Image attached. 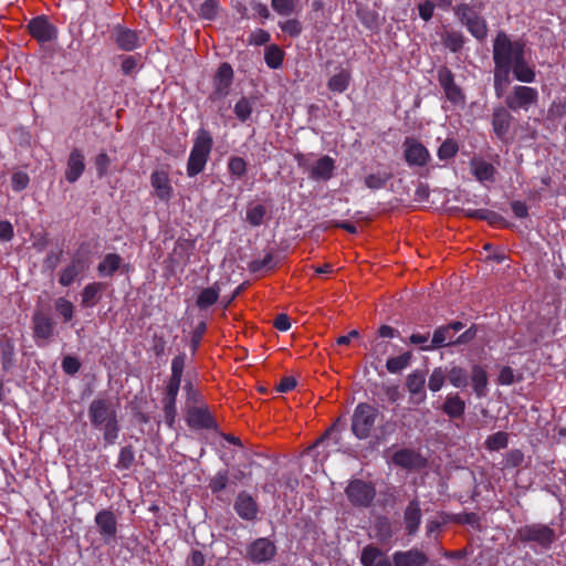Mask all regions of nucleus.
<instances>
[{
  "label": "nucleus",
  "mask_w": 566,
  "mask_h": 566,
  "mask_svg": "<svg viewBox=\"0 0 566 566\" xmlns=\"http://www.w3.org/2000/svg\"><path fill=\"white\" fill-rule=\"evenodd\" d=\"M525 50L524 40H512L504 31H499L493 39V87L497 98L503 97L505 87L511 83L512 65L525 54Z\"/></svg>",
  "instance_id": "f257e3e1"
},
{
  "label": "nucleus",
  "mask_w": 566,
  "mask_h": 566,
  "mask_svg": "<svg viewBox=\"0 0 566 566\" xmlns=\"http://www.w3.org/2000/svg\"><path fill=\"white\" fill-rule=\"evenodd\" d=\"M514 538L534 553L539 554L552 548L557 535L555 530L547 524L531 523L518 527Z\"/></svg>",
  "instance_id": "f03ea898"
},
{
  "label": "nucleus",
  "mask_w": 566,
  "mask_h": 566,
  "mask_svg": "<svg viewBox=\"0 0 566 566\" xmlns=\"http://www.w3.org/2000/svg\"><path fill=\"white\" fill-rule=\"evenodd\" d=\"M213 147V138L209 130L201 127L196 132L193 145L187 161L188 177H196L202 172L210 158Z\"/></svg>",
  "instance_id": "7ed1b4c3"
},
{
  "label": "nucleus",
  "mask_w": 566,
  "mask_h": 566,
  "mask_svg": "<svg viewBox=\"0 0 566 566\" xmlns=\"http://www.w3.org/2000/svg\"><path fill=\"white\" fill-rule=\"evenodd\" d=\"M453 12L473 38L480 42L486 39L489 32L488 22L474 6L462 2L453 7Z\"/></svg>",
  "instance_id": "20e7f679"
},
{
  "label": "nucleus",
  "mask_w": 566,
  "mask_h": 566,
  "mask_svg": "<svg viewBox=\"0 0 566 566\" xmlns=\"http://www.w3.org/2000/svg\"><path fill=\"white\" fill-rule=\"evenodd\" d=\"M378 417V409L367 402H359L353 412L350 430L359 439H367Z\"/></svg>",
  "instance_id": "39448f33"
},
{
  "label": "nucleus",
  "mask_w": 566,
  "mask_h": 566,
  "mask_svg": "<svg viewBox=\"0 0 566 566\" xmlns=\"http://www.w3.org/2000/svg\"><path fill=\"white\" fill-rule=\"evenodd\" d=\"M538 101L539 93L537 88L526 85H514L504 98L506 107L514 113L528 112L537 106Z\"/></svg>",
  "instance_id": "423d86ee"
},
{
  "label": "nucleus",
  "mask_w": 566,
  "mask_h": 566,
  "mask_svg": "<svg viewBox=\"0 0 566 566\" xmlns=\"http://www.w3.org/2000/svg\"><path fill=\"white\" fill-rule=\"evenodd\" d=\"M233 78L234 72L231 64L221 63L212 77V91L209 99L213 103L224 99L230 94Z\"/></svg>",
  "instance_id": "0eeeda50"
},
{
  "label": "nucleus",
  "mask_w": 566,
  "mask_h": 566,
  "mask_svg": "<svg viewBox=\"0 0 566 566\" xmlns=\"http://www.w3.org/2000/svg\"><path fill=\"white\" fill-rule=\"evenodd\" d=\"M437 80L443 90L448 102H450L453 106L463 107L465 105V94L463 90L455 83L454 74L448 66L442 65L438 69Z\"/></svg>",
  "instance_id": "6e6552de"
},
{
  "label": "nucleus",
  "mask_w": 566,
  "mask_h": 566,
  "mask_svg": "<svg viewBox=\"0 0 566 566\" xmlns=\"http://www.w3.org/2000/svg\"><path fill=\"white\" fill-rule=\"evenodd\" d=\"M348 501L356 507H368L374 502L376 489L371 482L352 480L345 489Z\"/></svg>",
  "instance_id": "1a4fd4ad"
},
{
  "label": "nucleus",
  "mask_w": 566,
  "mask_h": 566,
  "mask_svg": "<svg viewBox=\"0 0 566 566\" xmlns=\"http://www.w3.org/2000/svg\"><path fill=\"white\" fill-rule=\"evenodd\" d=\"M403 159L410 168H423L431 160L429 149L418 139L406 137L402 143Z\"/></svg>",
  "instance_id": "9d476101"
},
{
  "label": "nucleus",
  "mask_w": 566,
  "mask_h": 566,
  "mask_svg": "<svg viewBox=\"0 0 566 566\" xmlns=\"http://www.w3.org/2000/svg\"><path fill=\"white\" fill-rule=\"evenodd\" d=\"M277 548L273 541L268 537H259L251 542L245 548V558L253 564H265L276 555Z\"/></svg>",
  "instance_id": "9b49d317"
},
{
  "label": "nucleus",
  "mask_w": 566,
  "mask_h": 566,
  "mask_svg": "<svg viewBox=\"0 0 566 566\" xmlns=\"http://www.w3.org/2000/svg\"><path fill=\"white\" fill-rule=\"evenodd\" d=\"M181 384L167 380L163 391V411L165 422L169 428H172L177 417V397L180 390Z\"/></svg>",
  "instance_id": "f8f14e48"
},
{
  "label": "nucleus",
  "mask_w": 566,
  "mask_h": 566,
  "mask_svg": "<svg viewBox=\"0 0 566 566\" xmlns=\"http://www.w3.org/2000/svg\"><path fill=\"white\" fill-rule=\"evenodd\" d=\"M27 28L30 35L40 43H46L56 38L57 30L45 15L32 18Z\"/></svg>",
  "instance_id": "ddd939ff"
},
{
  "label": "nucleus",
  "mask_w": 566,
  "mask_h": 566,
  "mask_svg": "<svg viewBox=\"0 0 566 566\" xmlns=\"http://www.w3.org/2000/svg\"><path fill=\"white\" fill-rule=\"evenodd\" d=\"M94 522L105 544H111L117 536V518L113 511L101 510L96 513Z\"/></svg>",
  "instance_id": "4468645a"
},
{
  "label": "nucleus",
  "mask_w": 566,
  "mask_h": 566,
  "mask_svg": "<svg viewBox=\"0 0 566 566\" xmlns=\"http://www.w3.org/2000/svg\"><path fill=\"white\" fill-rule=\"evenodd\" d=\"M116 416V411L106 399H94L88 407V418L95 429H102L104 423Z\"/></svg>",
  "instance_id": "2eb2a0df"
},
{
  "label": "nucleus",
  "mask_w": 566,
  "mask_h": 566,
  "mask_svg": "<svg viewBox=\"0 0 566 566\" xmlns=\"http://www.w3.org/2000/svg\"><path fill=\"white\" fill-rule=\"evenodd\" d=\"M87 269V260L81 253H75L70 263L61 271L59 283L67 287L72 285L75 280L81 276Z\"/></svg>",
  "instance_id": "dca6fc26"
},
{
  "label": "nucleus",
  "mask_w": 566,
  "mask_h": 566,
  "mask_svg": "<svg viewBox=\"0 0 566 566\" xmlns=\"http://www.w3.org/2000/svg\"><path fill=\"white\" fill-rule=\"evenodd\" d=\"M506 105L496 106L492 112V129L500 140H505L511 128L513 116Z\"/></svg>",
  "instance_id": "f3484780"
},
{
  "label": "nucleus",
  "mask_w": 566,
  "mask_h": 566,
  "mask_svg": "<svg viewBox=\"0 0 566 566\" xmlns=\"http://www.w3.org/2000/svg\"><path fill=\"white\" fill-rule=\"evenodd\" d=\"M187 423L193 429H216L217 422L207 406L189 408Z\"/></svg>",
  "instance_id": "a211bd4d"
},
{
  "label": "nucleus",
  "mask_w": 566,
  "mask_h": 566,
  "mask_svg": "<svg viewBox=\"0 0 566 566\" xmlns=\"http://www.w3.org/2000/svg\"><path fill=\"white\" fill-rule=\"evenodd\" d=\"M391 558L394 566H427L429 563L428 555L416 547L408 551H396Z\"/></svg>",
  "instance_id": "6ab92c4d"
},
{
  "label": "nucleus",
  "mask_w": 566,
  "mask_h": 566,
  "mask_svg": "<svg viewBox=\"0 0 566 566\" xmlns=\"http://www.w3.org/2000/svg\"><path fill=\"white\" fill-rule=\"evenodd\" d=\"M55 322L45 313L36 311L32 315V331L35 340H49L54 335Z\"/></svg>",
  "instance_id": "aec40b11"
},
{
  "label": "nucleus",
  "mask_w": 566,
  "mask_h": 566,
  "mask_svg": "<svg viewBox=\"0 0 566 566\" xmlns=\"http://www.w3.org/2000/svg\"><path fill=\"white\" fill-rule=\"evenodd\" d=\"M233 509L240 518L253 521L259 513V505L255 499L245 491H241L234 501Z\"/></svg>",
  "instance_id": "412c9836"
},
{
  "label": "nucleus",
  "mask_w": 566,
  "mask_h": 566,
  "mask_svg": "<svg viewBox=\"0 0 566 566\" xmlns=\"http://www.w3.org/2000/svg\"><path fill=\"white\" fill-rule=\"evenodd\" d=\"M85 171V157L80 148H73L69 155L65 179L70 184L76 182Z\"/></svg>",
  "instance_id": "4be33fe9"
},
{
  "label": "nucleus",
  "mask_w": 566,
  "mask_h": 566,
  "mask_svg": "<svg viewBox=\"0 0 566 566\" xmlns=\"http://www.w3.org/2000/svg\"><path fill=\"white\" fill-rule=\"evenodd\" d=\"M422 512L420 503L417 499L411 500L403 511V524L406 533L409 536H415L420 527Z\"/></svg>",
  "instance_id": "5701e85b"
},
{
  "label": "nucleus",
  "mask_w": 566,
  "mask_h": 566,
  "mask_svg": "<svg viewBox=\"0 0 566 566\" xmlns=\"http://www.w3.org/2000/svg\"><path fill=\"white\" fill-rule=\"evenodd\" d=\"M150 184L155 195L161 201H169L172 197L174 189L170 185L169 176L164 170H155L150 175Z\"/></svg>",
  "instance_id": "b1692460"
},
{
  "label": "nucleus",
  "mask_w": 566,
  "mask_h": 566,
  "mask_svg": "<svg viewBox=\"0 0 566 566\" xmlns=\"http://www.w3.org/2000/svg\"><path fill=\"white\" fill-rule=\"evenodd\" d=\"M361 566H394L392 559L377 546L369 544L365 546L360 554Z\"/></svg>",
  "instance_id": "393cba45"
},
{
  "label": "nucleus",
  "mask_w": 566,
  "mask_h": 566,
  "mask_svg": "<svg viewBox=\"0 0 566 566\" xmlns=\"http://www.w3.org/2000/svg\"><path fill=\"white\" fill-rule=\"evenodd\" d=\"M511 73L513 77L521 83H534L536 81L535 65L526 60L525 54L522 55L514 65H512Z\"/></svg>",
  "instance_id": "a878e982"
},
{
  "label": "nucleus",
  "mask_w": 566,
  "mask_h": 566,
  "mask_svg": "<svg viewBox=\"0 0 566 566\" xmlns=\"http://www.w3.org/2000/svg\"><path fill=\"white\" fill-rule=\"evenodd\" d=\"M334 170L335 160L331 156L324 155L311 167L310 177L313 180L327 181L333 177Z\"/></svg>",
  "instance_id": "bb28decb"
},
{
  "label": "nucleus",
  "mask_w": 566,
  "mask_h": 566,
  "mask_svg": "<svg viewBox=\"0 0 566 566\" xmlns=\"http://www.w3.org/2000/svg\"><path fill=\"white\" fill-rule=\"evenodd\" d=\"M115 43L123 51H134L140 46L139 35L136 31L117 25L114 30Z\"/></svg>",
  "instance_id": "cd10ccee"
},
{
  "label": "nucleus",
  "mask_w": 566,
  "mask_h": 566,
  "mask_svg": "<svg viewBox=\"0 0 566 566\" xmlns=\"http://www.w3.org/2000/svg\"><path fill=\"white\" fill-rule=\"evenodd\" d=\"M106 285L102 282L88 283L81 292V305L84 308L94 307L102 297Z\"/></svg>",
  "instance_id": "c85d7f7f"
},
{
  "label": "nucleus",
  "mask_w": 566,
  "mask_h": 566,
  "mask_svg": "<svg viewBox=\"0 0 566 566\" xmlns=\"http://www.w3.org/2000/svg\"><path fill=\"white\" fill-rule=\"evenodd\" d=\"M454 334L451 333L447 325L439 326L434 329L430 345L423 348L424 352L454 346Z\"/></svg>",
  "instance_id": "c756f323"
},
{
  "label": "nucleus",
  "mask_w": 566,
  "mask_h": 566,
  "mask_svg": "<svg viewBox=\"0 0 566 566\" xmlns=\"http://www.w3.org/2000/svg\"><path fill=\"white\" fill-rule=\"evenodd\" d=\"M442 411L451 419L461 418L465 411V402L459 394L448 395L442 406Z\"/></svg>",
  "instance_id": "7c9ffc66"
},
{
  "label": "nucleus",
  "mask_w": 566,
  "mask_h": 566,
  "mask_svg": "<svg viewBox=\"0 0 566 566\" xmlns=\"http://www.w3.org/2000/svg\"><path fill=\"white\" fill-rule=\"evenodd\" d=\"M471 384L478 397H484L486 395L488 374L479 364L473 365L471 368Z\"/></svg>",
  "instance_id": "2f4dec72"
},
{
  "label": "nucleus",
  "mask_w": 566,
  "mask_h": 566,
  "mask_svg": "<svg viewBox=\"0 0 566 566\" xmlns=\"http://www.w3.org/2000/svg\"><path fill=\"white\" fill-rule=\"evenodd\" d=\"M122 256L117 253H107L97 265L99 276H113L122 265Z\"/></svg>",
  "instance_id": "473e14b6"
},
{
  "label": "nucleus",
  "mask_w": 566,
  "mask_h": 566,
  "mask_svg": "<svg viewBox=\"0 0 566 566\" xmlns=\"http://www.w3.org/2000/svg\"><path fill=\"white\" fill-rule=\"evenodd\" d=\"M220 294V286L216 282L213 285L203 289L196 300V305L200 310H207L217 303Z\"/></svg>",
  "instance_id": "72a5a7b5"
},
{
  "label": "nucleus",
  "mask_w": 566,
  "mask_h": 566,
  "mask_svg": "<svg viewBox=\"0 0 566 566\" xmlns=\"http://www.w3.org/2000/svg\"><path fill=\"white\" fill-rule=\"evenodd\" d=\"M350 83V73L346 70H342L337 74L329 77L327 87L333 93H344Z\"/></svg>",
  "instance_id": "f704fd0d"
},
{
  "label": "nucleus",
  "mask_w": 566,
  "mask_h": 566,
  "mask_svg": "<svg viewBox=\"0 0 566 566\" xmlns=\"http://www.w3.org/2000/svg\"><path fill=\"white\" fill-rule=\"evenodd\" d=\"M566 119V101L554 99L548 106L546 120L553 123L555 127L563 119Z\"/></svg>",
  "instance_id": "c9c22d12"
},
{
  "label": "nucleus",
  "mask_w": 566,
  "mask_h": 566,
  "mask_svg": "<svg viewBox=\"0 0 566 566\" xmlns=\"http://www.w3.org/2000/svg\"><path fill=\"white\" fill-rule=\"evenodd\" d=\"M284 55V51L279 45L271 44L265 50L264 61L270 69L276 70L282 66Z\"/></svg>",
  "instance_id": "e433bc0d"
},
{
  "label": "nucleus",
  "mask_w": 566,
  "mask_h": 566,
  "mask_svg": "<svg viewBox=\"0 0 566 566\" xmlns=\"http://www.w3.org/2000/svg\"><path fill=\"white\" fill-rule=\"evenodd\" d=\"M391 172H375L365 176L364 184L370 190H379L387 186L388 181L392 179Z\"/></svg>",
  "instance_id": "4c0bfd02"
},
{
  "label": "nucleus",
  "mask_w": 566,
  "mask_h": 566,
  "mask_svg": "<svg viewBox=\"0 0 566 566\" xmlns=\"http://www.w3.org/2000/svg\"><path fill=\"white\" fill-rule=\"evenodd\" d=\"M276 266L274 261V254L269 252L263 259L252 260L248 263V270L250 273L268 272Z\"/></svg>",
  "instance_id": "58836bf2"
},
{
  "label": "nucleus",
  "mask_w": 566,
  "mask_h": 566,
  "mask_svg": "<svg viewBox=\"0 0 566 566\" xmlns=\"http://www.w3.org/2000/svg\"><path fill=\"white\" fill-rule=\"evenodd\" d=\"M411 359V352H405L401 355L387 359L386 368L390 374H398L410 365Z\"/></svg>",
  "instance_id": "ea45409f"
},
{
  "label": "nucleus",
  "mask_w": 566,
  "mask_h": 566,
  "mask_svg": "<svg viewBox=\"0 0 566 566\" xmlns=\"http://www.w3.org/2000/svg\"><path fill=\"white\" fill-rule=\"evenodd\" d=\"M417 454L410 449H400L392 454V462L403 469H411L416 465Z\"/></svg>",
  "instance_id": "a19ab883"
},
{
  "label": "nucleus",
  "mask_w": 566,
  "mask_h": 566,
  "mask_svg": "<svg viewBox=\"0 0 566 566\" xmlns=\"http://www.w3.org/2000/svg\"><path fill=\"white\" fill-rule=\"evenodd\" d=\"M424 384H426L424 374L419 370H416V371L411 373L410 375H408L407 380H406V386H407L408 390L410 391V394H412V395L421 394L422 400L426 397L424 391H423Z\"/></svg>",
  "instance_id": "79ce46f5"
},
{
  "label": "nucleus",
  "mask_w": 566,
  "mask_h": 566,
  "mask_svg": "<svg viewBox=\"0 0 566 566\" xmlns=\"http://www.w3.org/2000/svg\"><path fill=\"white\" fill-rule=\"evenodd\" d=\"M187 355L184 352H180L178 355H176L171 360L170 366V377L168 380L176 381L181 384L184 370L186 366Z\"/></svg>",
  "instance_id": "37998d69"
},
{
  "label": "nucleus",
  "mask_w": 566,
  "mask_h": 566,
  "mask_svg": "<svg viewBox=\"0 0 566 566\" xmlns=\"http://www.w3.org/2000/svg\"><path fill=\"white\" fill-rule=\"evenodd\" d=\"M465 216L473 219L485 220L492 226L503 221V217L501 214L489 209H470L465 211Z\"/></svg>",
  "instance_id": "c03bdc74"
},
{
  "label": "nucleus",
  "mask_w": 566,
  "mask_h": 566,
  "mask_svg": "<svg viewBox=\"0 0 566 566\" xmlns=\"http://www.w3.org/2000/svg\"><path fill=\"white\" fill-rule=\"evenodd\" d=\"M443 44L453 53H458L464 45V36L459 31H448L442 36Z\"/></svg>",
  "instance_id": "a18cd8bd"
},
{
  "label": "nucleus",
  "mask_w": 566,
  "mask_h": 566,
  "mask_svg": "<svg viewBox=\"0 0 566 566\" xmlns=\"http://www.w3.org/2000/svg\"><path fill=\"white\" fill-rule=\"evenodd\" d=\"M446 376L455 388H465L468 386V373L460 366H452Z\"/></svg>",
  "instance_id": "49530a36"
},
{
  "label": "nucleus",
  "mask_w": 566,
  "mask_h": 566,
  "mask_svg": "<svg viewBox=\"0 0 566 566\" xmlns=\"http://www.w3.org/2000/svg\"><path fill=\"white\" fill-rule=\"evenodd\" d=\"M103 438L106 444H114L119 434V424L116 417H112L109 421L102 426Z\"/></svg>",
  "instance_id": "de8ad7c7"
},
{
  "label": "nucleus",
  "mask_w": 566,
  "mask_h": 566,
  "mask_svg": "<svg viewBox=\"0 0 566 566\" xmlns=\"http://www.w3.org/2000/svg\"><path fill=\"white\" fill-rule=\"evenodd\" d=\"M55 311L61 315L64 323H69L74 317L75 307L71 301L65 297H59L54 302Z\"/></svg>",
  "instance_id": "09e8293b"
},
{
  "label": "nucleus",
  "mask_w": 566,
  "mask_h": 566,
  "mask_svg": "<svg viewBox=\"0 0 566 566\" xmlns=\"http://www.w3.org/2000/svg\"><path fill=\"white\" fill-rule=\"evenodd\" d=\"M233 112L237 118L240 122L244 123L250 118L253 112V103L251 102V99L243 96L235 103Z\"/></svg>",
  "instance_id": "8fccbe9b"
},
{
  "label": "nucleus",
  "mask_w": 566,
  "mask_h": 566,
  "mask_svg": "<svg viewBox=\"0 0 566 566\" xmlns=\"http://www.w3.org/2000/svg\"><path fill=\"white\" fill-rule=\"evenodd\" d=\"M459 145L453 138H447L438 148L437 156L440 160H449L457 156Z\"/></svg>",
  "instance_id": "3c124183"
},
{
  "label": "nucleus",
  "mask_w": 566,
  "mask_h": 566,
  "mask_svg": "<svg viewBox=\"0 0 566 566\" xmlns=\"http://www.w3.org/2000/svg\"><path fill=\"white\" fill-rule=\"evenodd\" d=\"M247 167V161L239 156H233L228 161L229 174L235 179H241L245 176Z\"/></svg>",
  "instance_id": "603ef678"
},
{
  "label": "nucleus",
  "mask_w": 566,
  "mask_h": 566,
  "mask_svg": "<svg viewBox=\"0 0 566 566\" xmlns=\"http://www.w3.org/2000/svg\"><path fill=\"white\" fill-rule=\"evenodd\" d=\"M193 248V241L189 239L179 238L175 243L172 254L181 260H189L190 255L192 254Z\"/></svg>",
  "instance_id": "864d4df0"
},
{
  "label": "nucleus",
  "mask_w": 566,
  "mask_h": 566,
  "mask_svg": "<svg viewBox=\"0 0 566 566\" xmlns=\"http://www.w3.org/2000/svg\"><path fill=\"white\" fill-rule=\"evenodd\" d=\"M135 462V453L132 446L123 447L119 450L116 468L119 470H129Z\"/></svg>",
  "instance_id": "5fc2aeb1"
},
{
  "label": "nucleus",
  "mask_w": 566,
  "mask_h": 566,
  "mask_svg": "<svg viewBox=\"0 0 566 566\" xmlns=\"http://www.w3.org/2000/svg\"><path fill=\"white\" fill-rule=\"evenodd\" d=\"M266 208L263 205H255L247 210V221L252 227H260L264 222Z\"/></svg>",
  "instance_id": "6e6d98bb"
},
{
  "label": "nucleus",
  "mask_w": 566,
  "mask_h": 566,
  "mask_svg": "<svg viewBox=\"0 0 566 566\" xmlns=\"http://www.w3.org/2000/svg\"><path fill=\"white\" fill-rule=\"evenodd\" d=\"M495 168L488 161H480L474 167V176L479 181H491L494 179Z\"/></svg>",
  "instance_id": "4d7b16f0"
},
{
  "label": "nucleus",
  "mask_w": 566,
  "mask_h": 566,
  "mask_svg": "<svg viewBox=\"0 0 566 566\" xmlns=\"http://www.w3.org/2000/svg\"><path fill=\"white\" fill-rule=\"evenodd\" d=\"M509 437L503 431L495 432L488 437L485 446L491 451H499L507 447Z\"/></svg>",
  "instance_id": "13d9d810"
},
{
  "label": "nucleus",
  "mask_w": 566,
  "mask_h": 566,
  "mask_svg": "<svg viewBox=\"0 0 566 566\" xmlns=\"http://www.w3.org/2000/svg\"><path fill=\"white\" fill-rule=\"evenodd\" d=\"M271 7L277 14L290 17L296 11V0H271Z\"/></svg>",
  "instance_id": "bf43d9fd"
},
{
  "label": "nucleus",
  "mask_w": 566,
  "mask_h": 566,
  "mask_svg": "<svg viewBox=\"0 0 566 566\" xmlns=\"http://www.w3.org/2000/svg\"><path fill=\"white\" fill-rule=\"evenodd\" d=\"M219 2L217 0H206L201 3L198 15L208 21H212L218 15Z\"/></svg>",
  "instance_id": "052dcab7"
},
{
  "label": "nucleus",
  "mask_w": 566,
  "mask_h": 566,
  "mask_svg": "<svg viewBox=\"0 0 566 566\" xmlns=\"http://www.w3.org/2000/svg\"><path fill=\"white\" fill-rule=\"evenodd\" d=\"M376 536L380 542H388L392 537L390 522L386 517H379L375 523Z\"/></svg>",
  "instance_id": "680f3d73"
},
{
  "label": "nucleus",
  "mask_w": 566,
  "mask_h": 566,
  "mask_svg": "<svg viewBox=\"0 0 566 566\" xmlns=\"http://www.w3.org/2000/svg\"><path fill=\"white\" fill-rule=\"evenodd\" d=\"M229 483V474L227 470H220L217 474L210 480L209 489L213 494L220 493L223 491Z\"/></svg>",
  "instance_id": "e2e57ef3"
},
{
  "label": "nucleus",
  "mask_w": 566,
  "mask_h": 566,
  "mask_svg": "<svg viewBox=\"0 0 566 566\" xmlns=\"http://www.w3.org/2000/svg\"><path fill=\"white\" fill-rule=\"evenodd\" d=\"M279 27L283 33L290 35L291 38H297L303 31L302 23L297 19L280 21Z\"/></svg>",
  "instance_id": "0e129e2a"
},
{
  "label": "nucleus",
  "mask_w": 566,
  "mask_h": 566,
  "mask_svg": "<svg viewBox=\"0 0 566 566\" xmlns=\"http://www.w3.org/2000/svg\"><path fill=\"white\" fill-rule=\"evenodd\" d=\"M30 184V177L28 172L23 170L14 171L11 176V187L15 192H21L28 188Z\"/></svg>",
  "instance_id": "69168bd1"
},
{
  "label": "nucleus",
  "mask_w": 566,
  "mask_h": 566,
  "mask_svg": "<svg viewBox=\"0 0 566 566\" xmlns=\"http://www.w3.org/2000/svg\"><path fill=\"white\" fill-rule=\"evenodd\" d=\"M524 461V454L518 449H513L506 452L503 459V469H513L520 467Z\"/></svg>",
  "instance_id": "338daca9"
},
{
  "label": "nucleus",
  "mask_w": 566,
  "mask_h": 566,
  "mask_svg": "<svg viewBox=\"0 0 566 566\" xmlns=\"http://www.w3.org/2000/svg\"><path fill=\"white\" fill-rule=\"evenodd\" d=\"M446 374L444 371L442 370L441 367H437L432 370L431 375L429 376V380H428V387L429 389L432 391V392H437L439 391L444 381H446Z\"/></svg>",
  "instance_id": "774afa93"
}]
</instances>
